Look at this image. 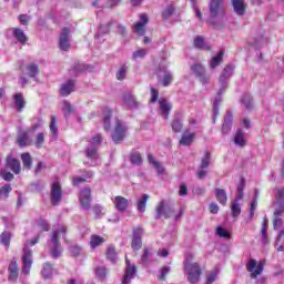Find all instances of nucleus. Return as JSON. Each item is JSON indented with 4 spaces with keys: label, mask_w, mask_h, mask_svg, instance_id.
Listing matches in <instances>:
<instances>
[{
    "label": "nucleus",
    "mask_w": 284,
    "mask_h": 284,
    "mask_svg": "<svg viewBox=\"0 0 284 284\" xmlns=\"http://www.w3.org/2000/svg\"><path fill=\"white\" fill-rule=\"evenodd\" d=\"M192 261H194V254L186 253L183 262L184 273L186 274L189 283L196 284L201 281V274H203V271L199 263Z\"/></svg>",
    "instance_id": "nucleus-1"
},
{
    "label": "nucleus",
    "mask_w": 284,
    "mask_h": 284,
    "mask_svg": "<svg viewBox=\"0 0 284 284\" xmlns=\"http://www.w3.org/2000/svg\"><path fill=\"white\" fill-rule=\"evenodd\" d=\"M183 209H180L178 213H174V207L170 205V202L162 200L155 209V219H172L173 216L174 221H179L183 216Z\"/></svg>",
    "instance_id": "nucleus-2"
},
{
    "label": "nucleus",
    "mask_w": 284,
    "mask_h": 284,
    "mask_svg": "<svg viewBox=\"0 0 284 284\" xmlns=\"http://www.w3.org/2000/svg\"><path fill=\"white\" fill-rule=\"evenodd\" d=\"M265 268V261L256 262V260L251 258L246 263V270L251 274V278H258L263 274V270Z\"/></svg>",
    "instance_id": "nucleus-3"
},
{
    "label": "nucleus",
    "mask_w": 284,
    "mask_h": 284,
    "mask_svg": "<svg viewBox=\"0 0 284 284\" xmlns=\"http://www.w3.org/2000/svg\"><path fill=\"white\" fill-rule=\"evenodd\" d=\"M62 196L61 182L59 181V176H55L53 183L51 184V204L59 205Z\"/></svg>",
    "instance_id": "nucleus-4"
},
{
    "label": "nucleus",
    "mask_w": 284,
    "mask_h": 284,
    "mask_svg": "<svg viewBox=\"0 0 284 284\" xmlns=\"http://www.w3.org/2000/svg\"><path fill=\"white\" fill-rule=\"evenodd\" d=\"M21 261V274H23V276H30V270H32V251H30V248H23Z\"/></svg>",
    "instance_id": "nucleus-5"
},
{
    "label": "nucleus",
    "mask_w": 284,
    "mask_h": 284,
    "mask_svg": "<svg viewBox=\"0 0 284 284\" xmlns=\"http://www.w3.org/2000/svg\"><path fill=\"white\" fill-rule=\"evenodd\" d=\"M125 132H128V126H125L121 120L116 119L115 128L112 133V140L114 141V143H121V141L125 139Z\"/></svg>",
    "instance_id": "nucleus-6"
},
{
    "label": "nucleus",
    "mask_w": 284,
    "mask_h": 284,
    "mask_svg": "<svg viewBox=\"0 0 284 284\" xmlns=\"http://www.w3.org/2000/svg\"><path fill=\"white\" fill-rule=\"evenodd\" d=\"M225 0H211L210 14L213 18L223 17L225 14Z\"/></svg>",
    "instance_id": "nucleus-7"
},
{
    "label": "nucleus",
    "mask_w": 284,
    "mask_h": 284,
    "mask_svg": "<svg viewBox=\"0 0 284 284\" xmlns=\"http://www.w3.org/2000/svg\"><path fill=\"white\" fill-rule=\"evenodd\" d=\"M79 202L83 210H90V203H92V189L84 187L79 192Z\"/></svg>",
    "instance_id": "nucleus-8"
},
{
    "label": "nucleus",
    "mask_w": 284,
    "mask_h": 284,
    "mask_svg": "<svg viewBox=\"0 0 284 284\" xmlns=\"http://www.w3.org/2000/svg\"><path fill=\"white\" fill-rule=\"evenodd\" d=\"M49 252L52 258H59L61 256V242L57 240V233L51 235L49 241Z\"/></svg>",
    "instance_id": "nucleus-9"
},
{
    "label": "nucleus",
    "mask_w": 284,
    "mask_h": 284,
    "mask_svg": "<svg viewBox=\"0 0 284 284\" xmlns=\"http://www.w3.org/2000/svg\"><path fill=\"white\" fill-rule=\"evenodd\" d=\"M192 72L200 79L201 83L203 85L210 83V75L205 73V67L201 63H196L191 67Z\"/></svg>",
    "instance_id": "nucleus-10"
},
{
    "label": "nucleus",
    "mask_w": 284,
    "mask_h": 284,
    "mask_svg": "<svg viewBox=\"0 0 284 284\" xmlns=\"http://www.w3.org/2000/svg\"><path fill=\"white\" fill-rule=\"evenodd\" d=\"M142 236H143V227L138 226L133 229L132 242H131L132 250L139 251L141 250V247H143V242L141 240Z\"/></svg>",
    "instance_id": "nucleus-11"
},
{
    "label": "nucleus",
    "mask_w": 284,
    "mask_h": 284,
    "mask_svg": "<svg viewBox=\"0 0 284 284\" xmlns=\"http://www.w3.org/2000/svg\"><path fill=\"white\" fill-rule=\"evenodd\" d=\"M149 21L148 14H140V21L132 27L133 32L140 37H143L145 34V26H148Z\"/></svg>",
    "instance_id": "nucleus-12"
},
{
    "label": "nucleus",
    "mask_w": 284,
    "mask_h": 284,
    "mask_svg": "<svg viewBox=\"0 0 284 284\" xmlns=\"http://www.w3.org/2000/svg\"><path fill=\"white\" fill-rule=\"evenodd\" d=\"M8 281L11 283H17V278H19V263L17 262V257H13L8 266Z\"/></svg>",
    "instance_id": "nucleus-13"
},
{
    "label": "nucleus",
    "mask_w": 284,
    "mask_h": 284,
    "mask_svg": "<svg viewBox=\"0 0 284 284\" xmlns=\"http://www.w3.org/2000/svg\"><path fill=\"white\" fill-rule=\"evenodd\" d=\"M59 47L64 52H67V50H70V28L64 27L62 29L60 33V39H59Z\"/></svg>",
    "instance_id": "nucleus-14"
},
{
    "label": "nucleus",
    "mask_w": 284,
    "mask_h": 284,
    "mask_svg": "<svg viewBox=\"0 0 284 284\" xmlns=\"http://www.w3.org/2000/svg\"><path fill=\"white\" fill-rule=\"evenodd\" d=\"M113 205L118 212H125L130 207V201L121 195L112 199Z\"/></svg>",
    "instance_id": "nucleus-15"
},
{
    "label": "nucleus",
    "mask_w": 284,
    "mask_h": 284,
    "mask_svg": "<svg viewBox=\"0 0 284 284\" xmlns=\"http://www.w3.org/2000/svg\"><path fill=\"white\" fill-rule=\"evenodd\" d=\"M6 166L13 172V174H21V162L11 155L7 156Z\"/></svg>",
    "instance_id": "nucleus-16"
},
{
    "label": "nucleus",
    "mask_w": 284,
    "mask_h": 284,
    "mask_svg": "<svg viewBox=\"0 0 284 284\" xmlns=\"http://www.w3.org/2000/svg\"><path fill=\"white\" fill-rule=\"evenodd\" d=\"M174 12H176V4H174V2L172 1H166L161 12L162 19L164 21H168V19H170V17L174 14Z\"/></svg>",
    "instance_id": "nucleus-17"
},
{
    "label": "nucleus",
    "mask_w": 284,
    "mask_h": 284,
    "mask_svg": "<svg viewBox=\"0 0 284 284\" xmlns=\"http://www.w3.org/2000/svg\"><path fill=\"white\" fill-rule=\"evenodd\" d=\"M125 263H126V270L122 278V284H130V281H132V278H134V274H136V266L130 264V260H126Z\"/></svg>",
    "instance_id": "nucleus-18"
},
{
    "label": "nucleus",
    "mask_w": 284,
    "mask_h": 284,
    "mask_svg": "<svg viewBox=\"0 0 284 284\" xmlns=\"http://www.w3.org/2000/svg\"><path fill=\"white\" fill-rule=\"evenodd\" d=\"M159 105L161 116H163V119H168V116H170V111L172 110V104L170 103V101H168V99L160 98Z\"/></svg>",
    "instance_id": "nucleus-19"
},
{
    "label": "nucleus",
    "mask_w": 284,
    "mask_h": 284,
    "mask_svg": "<svg viewBox=\"0 0 284 284\" xmlns=\"http://www.w3.org/2000/svg\"><path fill=\"white\" fill-rule=\"evenodd\" d=\"M17 143L19 148H28L29 145H32V138H30L28 132L21 131L18 133Z\"/></svg>",
    "instance_id": "nucleus-20"
},
{
    "label": "nucleus",
    "mask_w": 284,
    "mask_h": 284,
    "mask_svg": "<svg viewBox=\"0 0 284 284\" xmlns=\"http://www.w3.org/2000/svg\"><path fill=\"white\" fill-rule=\"evenodd\" d=\"M75 83L74 80H68L60 87V97H70L74 92Z\"/></svg>",
    "instance_id": "nucleus-21"
},
{
    "label": "nucleus",
    "mask_w": 284,
    "mask_h": 284,
    "mask_svg": "<svg viewBox=\"0 0 284 284\" xmlns=\"http://www.w3.org/2000/svg\"><path fill=\"white\" fill-rule=\"evenodd\" d=\"M110 119H112V111L110 108L104 106L102 108V123H103V129L105 132H109L111 128Z\"/></svg>",
    "instance_id": "nucleus-22"
},
{
    "label": "nucleus",
    "mask_w": 284,
    "mask_h": 284,
    "mask_svg": "<svg viewBox=\"0 0 284 284\" xmlns=\"http://www.w3.org/2000/svg\"><path fill=\"white\" fill-rule=\"evenodd\" d=\"M123 103L126 105V108H129V110H136V108H139L136 98H134V95H132L130 92L124 93Z\"/></svg>",
    "instance_id": "nucleus-23"
},
{
    "label": "nucleus",
    "mask_w": 284,
    "mask_h": 284,
    "mask_svg": "<svg viewBox=\"0 0 284 284\" xmlns=\"http://www.w3.org/2000/svg\"><path fill=\"white\" fill-rule=\"evenodd\" d=\"M234 74V65L229 64L224 68V70L222 71L221 75H220V83L222 85H226L227 80Z\"/></svg>",
    "instance_id": "nucleus-24"
},
{
    "label": "nucleus",
    "mask_w": 284,
    "mask_h": 284,
    "mask_svg": "<svg viewBox=\"0 0 284 284\" xmlns=\"http://www.w3.org/2000/svg\"><path fill=\"white\" fill-rule=\"evenodd\" d=\"M13 103L17 112H23V108H26V99L23 98V93H16L13 95Z\"/></svg>",
    "instance_id": "nucleus-25"
},
{
    "label": "nucleus",
    "mask_w": 284,
    "mask_h": 284,
    "mask_svg": "<svg viewBox=\"0 0 284 284\" xmlns=\"http://www.w3.org/2000/svg\"><path fill=\"white\" fill-rule=\"evenodd\" d=\"M232 4L236 14H239L240 17H243V14H245V9L247 8V6L245 4V0H232Z\"/></svg>",
    "instance_id": "nucleus-26"
},
{
    "label": "nucleus",
    "mask_w": 284,
    "mask_h": 284,
    "mask_svg": "<svg viewBox=\"0 0 284 284\" xmlns=\"http://www.w3.org/2000/svg\"><path fill=\"white\" fill-rule=\"evenodd\" d=\"M234 143L240 148H245V145H247V141L245 140V133H243V130L239 129L236 131L234 136Z\"/></svg>",
    "instance_id": "nucleus-27"
},
{
    "label": "nucleus",
    "mask_w": 284,
    "mask_h": 284,
    "mask_svg": "<svg viewBox=\"0 0 284 284\" xmlns=\"http://www.w3.org/2000/svg\"><path fill=\"white\" fill-rule=\"evenodd\" d=\"M103 243H105V240L103 237L97 234H92L90 237L89 245L91 250H97V247H100V245H103Z\"/></svg>",
    "instance_id": "nucleus-28"
},
{
    "label": "nucleus",
    "mask_w": 284,
    "mask_h": 284,
    "mask_svg": "<svg viewBox=\"0 0 284 284\" xmlns=\"http://www.w3.org/2000/svg\"><path fill=\"white\" fill-rule=\"evenodd\" d=\"M12 34L14 37V39H17V41H19V43H27L28 42V36H26V32H23V30L19 29V28H12Z\"/></svg>",
    "instance_id": "nucleus-29"
},
{
    "label": "nucleus",
    "mask_w": 284,
    "mask_h": 284,
    "mask_svg": "<svg viewBox=\"0 0 284 284\" xmlns=\"http://www.w3.org/2000/svg\"><path fill=\"white\" fill-rule=\"evenodd\" d=\"M215 197L220 205H227V193L223 189H215Z\"/></svg>",
    "instance_id": "nucleus-30"
},
{
    "label": "nucleus",
    "mask_w": 284,
    "mask_h": 284,
    "mask_svg": "<svg viewBox=\"0 0 284 284\" xmlns=\"http://www.w3.org/2000/svg\"><path fill=\"white\" fill-rule=\"evenodd\" d=\"M223 54H225V51L220 50L219 53L211 59L210 61L211 70H214V68H217V65H221V63L223 62Z\"/></svg>",
    "instance_id": "nucleus-31"
},
{
    "label": "nucleus",
    "mask_w": 284,
    "mask_h": 284,
    "mask_svg": "<svg viewBox=\"0 0 284 284\" xmlns=\"http://www.w3.org/2000/svg\"><path fill=\"white\" fill-rule=\"evenodd\" d=\"M196 136V133H187V131L182 135L180 140V145H192L194 143V139Z\"/></svg>",
    "instance_id": "nucleus-32"
},
{
    "label": "nucleus",
    "mask_w": 284,
    "mask_h": 284,
    "mask_svg": "<svg viewBox=\"0 0 284 284\" xmlns=\"http://www.w3.org/2000/svg\"><path fill=\"white\" fill-rule=\"evenodd\" d=\"M12 240V232L4 231L0 235V243L1 245H4L6 250H10V241Z\"/></svg>",
    "instance_id": "nucleus-33"
},
{
    "label": "nucleus",
    "mask_w": 284,
    "mask_h": 284,
    "mask_svg": "<svg viewBox=\"0 0 284 284\" xmlns=\"http://www.w3.org/2000/svg\"><path fill=\"white\" fill-rule=\"evenodd\" d=\"M105 256L108 261H111V263H116V258H118L116 248L113 245L108 246Z\"/></svg>",
    "instance_id": "nucleus-34"
},
{
    "label": "nucleus",
    "mask_w": 284,
    "mask_h": 284,
    "mask_svg": "<svg viewBox=\"0 0 284 284\" xmlns=\"http://www.w3.org/2000/svg\"><path fill=\"white\" fill-rule=\"evenodd\" d=\"M130 161L132 165H143V158L139 151H133L130 154Z\"/></svg>",
    "instance_id": "nucleus-35"
},
{
    "label": "nucleus",
    "mask_w": 284,
    "mask_h": 284,
    "mask_svg": "<svg viewBox=\"0 0 284 284\" xmlns=\"http://www.w3.org/2000/svg\"><path fill=\"white\" fill-rule=\"evenodd\" d=\"M21 161H22L23 168H26V170L32 169V155H30L29 152L21 154Z\"/></svg>",
    "instance_id": "nucleus-36"
},
{
    "label": "nucleus",
    "mask_w": 284,
    "mask_h": 284,
    "mask_svg": "<svg viewBox=\"0 0 284 284\" xmlns=\"http://www.w3.org/2000/svg\"><path fill=\"white\" fill-rule=\"evenodd\" d=\"M26 74L30 77L31 79H34L37 74H39V67L34 63H30L26 68Z\"/></svg>",
    "instance_id": "nucleus-37"
},
{
    "label": "nucleus",
    "mask_w": 284,
    "mask_h": 284,
    "mask_svg": "<svg viewBox=\"0 0 284 284\" xmlns=\"http://www.w3.org/2000/svg\"><path fill=\"white\" fill-rule=\"evenodd\" d=\"M195 48H199L200 50H212L210 45L205 43V40H203V37L197 36L194 40Z\"/></svg>",
    "instance_id": "nucleus-38"
},
{
    "label": "nucleus",
    "mask_w": 284,
    "mask_h": 284,
    "mask_svg": "<svg viewBox=\"0 0 284 284\" xmlns=\"http://www.w3.org/2000/svg\"><path fill=\"white\" fill-rule=\"evenodd\" d=\"M52 234H57V241H59V237L64 239L65 234H68V226L60 224L58 227L52 232Z\"/></svg>",
    "instance_id": "nucleus-39"
},
{
    "label": "nucleus",
    "mask_w": 284,
    "mask_h": 284,
    "mask_svg": "<svg viewBox=\"0 0 284 284\" xmlns=\"http://www.w3.org/2000/svg\"><path fill=\"white\" fill-rule=\"evenodd\" d=\"M11 192H12V186L10 184H4L0 189V200L6 201V199H8V196H10Z\"/></svg>",
    "instance_id": "nucleus-40"
},
{
    "label": "nucleus",
    "mask_w": 284,
    "mask_h": 284,
    "mask_svg": "<svg viewBox=\"0 0 284 284\" xmlns=\"http://www.w3.org/2000/svg\"><path fill=\"white\" fill-rule=\"evenodd\" d=\"M231 212L233 219L241 216V205L239 204V200H235L231 203Z\"/></svg>",
    "instance_id": "nucleus-41"
},
{
    "label": "nucleus",
    "mask_w": 284,
    "mask_h": 284,
    "mask_svg": "<svg viewBox=\"0 0 284 284\" xmlns=\"http://www.w3.org/2000/svg\"><path fill=\"white\" fill-rule=\"evenodd\" d=\"M62 112L64 113V116H70V114L74 112V108L68 100L62 102Z\"/></svg>",
    "instance_id": "nucleus-42"
},
{
    "label": "nucleus",
    "mask_w": 284,
    "mask_h": 284,
    "mask_svg": "<svg viewBox=\"0 0 284 284\" xmlns=\"http://www.w3.org/2000/svg\"><path fill=\"white\" fill-rule=\"evenodd\" d=\"M95 276L100 281H105V277L108 276V268H105V266H98L95 268Z\"/></svg>",
    "instance_id": "nucleus-43"
},
{
    "label": "nucleus",
    "mask_w": 284,
    "mask_h": 284,
    "mask_svg": "<svg viewBox=\"0 0 284 284\" xmlns=\"http://www.w3.org/2000/svg\"><path fill=\"white\" fill-rule=\"evenodd\" d=\"M150 256H152V252L150 251V248L144 247L140 260L141 265H148Z\"/></svg>",
    "instance_id": "nucleus-44"
},
{
    "label": "nucleus",
    "mask_w": 284,
    "mask_h": 284,
    "mask_svg": "<svg viewBox=\"0 0 284 284\" xmlns=\"http://www.w3.org/2000/svg\"><path fill=\"white\" fill-rule=\"evenodd\" d=\"M210 159H212V154H210V151H206L204 156L202 158L201 165H200L202 170L210 168Z\"/></svg>",
    "instance_id": "nucleus-45"
},
{
    "label": "nucleus",
    "mask_w": 284,
    "mask_h": 284,
    "mask_svg": "<svg viewBox=\"0 0 284 284\" xmlns=\"http://www.w3.org/2000/svg\"><path fill=\"white\" fill-rule=\"evenodd\" d=\"M216 234L221 239H232V234H230V231H227L226 229H224L222 226H217Z\"/></svg>",
    "instance_id": "nucleus-46"
},
{
    "label": "nucleus",
    "mask_w": 284,
    "mask_h": 284,
    "mask_svg": "<svg viewBox=\"0 0 284 284\" xmlns=\"http://www.w3.org/2000/svg\"><path fill=\"white\" fill-rule=\"evenodd\" d=\"M148 194H143L142 197L138 201V211L145 212V204L148 203Z\"/></svg>",
    "instance_id": "nucleus-47"
},
{
    "label": "nucleus",
    "mask_w": 284,
    "mask_h": 284,
    "mask_svg": "<svg viewBox=\"0 0 284 284\" xmlns=\"http://www.w3.org/2000/svg\"><path fill=\"white\" fill-rule=\"evenodd\" d=\"M242 105L246 108V110H252V95L251 94H244L242 97Z\"/></svg>",
    "instance_id": "nucleus-48"
},
{
    "label": "nucleus",
    "mask_w": 284,
    "mask_h": 284,
    "mask_svg": "<svg viewBox=\"0 0 284 284\" xmlns=\"http://www.w3.org/2000/svg\"><path fill=\"white\" fill-rule=\"evenodd\" d=\"M44 142H45V134L43 132L38 133L36 135V141H34L36 148L38 149L42 148Z\"/></svg>",
    "instance_id": "nucleus-49"
},
{
    "label": "nucleus",
    "mask_w": 284,
    "mask_h": 284,
    "mask_svg": "<svg viewBox=\"0 0 284 284\" xmlns=\"http://www.w3.org/2000/svg\"><path fill=\"white\" fill-rule=\"evenodd\" d=\"M88 159H91L92 161H97V159H99V153L97 152V148L92 146L91 149H87L85 152Z\"/></svg>",
    "instance_id": "nucleus-50"
},
{
    "label": "nucleus",
    "mask_w": 284,
    "mask_h": 284,
    "mask_svg": "<svg viewBox=\"0 0 284 284\" xmlns=\"http://www.w3.org/2000/svg\"><path fill=\"white\" fill-rule=\"evenodd\" d=\"M216 276H219V271H210L206 272V284H212L214 281H216Z\"/></svg>",
    "instance_id": "nucleus-51"
},
{
    "label": "nucleus",
    "mask_w": 284,
    "mask_h": 284,
    "mask_svg": "<svg viewBox=\"0 0 284 284\" xmlns=\"http://www.w3.org/2000/svg\"><path fill=\"white\" fill-rule=\"evenodd\" d=\"M70 254L71 256H81L83 254V248L80 245H72L70 246Z\"/></svg>",
    "instance_id": "nucleus-52"
},
{
    "label": "nucleus",
    "mask_w": 284,
    "mask_h": 284,
    "mask_svg": "<svg viewBox=\"0 0 284 284\" xmlns=\"http://www.w3.org/2000/svg\"><path fill=\"white\" fill-rule=\"evenodd\" d=\"M42 276L44 278H50V276H52V264L50 263L44 264L42 268Z\"/></svg>",
    "instance_id": "nucleus-53"
},
{
    "label": "nucleus",
    "mask_w": 284,
    "mask_h": 284,
    "mask_svg": "<svg viewBox=\"0 0 284 284\" xmlns=\"http://www.w3.org/2000/svg\"><path fill=\"white\" fill-rule=\"evenodd\" d=\"M125 74H128V67L123 64L116 73L118 81H123V79H125Z\"/></svg>",
    "instance_id": "nucleus-54"
},
{
    "label": "nucleus",
    "mask_w": 284,
    "mask_h": 284,
    "mask_svg": "<svg viewBox=\"0 0 284 284\" xmlns=\"http://www.w3.org/2000/svg\"><path fill=\"white\" fill-rule=\"evenodd\" d=\"M173 132H181L183 130V123H181V119H175L172 122Z\"/></svg>",
    "instance_id": "nucleus-55"
},
{
    "label": "nucleus",
    "mask_w": 284,
    "mask_h": 284,
    "mask_svg": "<svg viewBox=\"0 0 284 284\" xmlns=\"http://www.w3.org/2000/svg\"><path fill=\"white\" fill-rule=\"evenodd\" d=\"M148 54V49H139L138 51L133 52L132 59L136 61V59H143Z\"/></svg>",
    "instance_id": "nucleus-56"
},
{
    "label": "nucleus",
    "mask_w": 284,
    "mask_h": 284,
    "mask_svg": "<svg viewBox=\"0 0 284 284\" xmlns=\"http://www.w3.org/2000/svg\"><path fill=\"white\" fill-rule=\"evenodd\" d=\"M243 190H245V179H241V183L237 186V201H241L243 199Z\"/></svg>",
    "instance_id": "nucleus-57"
},
{
    "label": "nucleus",
    "mask_w": 284,
    "mask_h": 284,
    "mask_svg": "<svg viewBox=\"0 0 284 284\" xmlns=\"http://www.w3.org/2000/svg\"><path fill=\"white\" fill-rule=\"evenodd\" d=\"M38 225L43 232H50V223H48L47 220H38Z\"/></svg>",
    "instance_id": "nucleus-58"
},
{
    "label": "nucleus",
    "mask_w": 284,
    "mask_h": 284,
    "mask_svg": "<svg viewBox=\"0 0 284 284\" xmlns=\"http://www.w3.org/2000/svg\"><path fill=\"white\" fill-rule=\"evenodd\" d=\"M170 266H163L161 270H160V275H159V280L160 281H165V276H168V274H170Z\"/></svg>",
    "instance_id": "nucleus-59"
},
{
    "label": "nucleus",
    "mask_w": 284,
    "mask_h": 284,
    "mask_svg": "<svg viewBox=\"0 0 284 284\" xmlns=\"http://www.w3.org/2000/svg\"><path fill=\"white\" fill-rule=\"evenodd\" d=\"M156 101H159V90H156L154 87H151L150 103H156Z\"/></svg>",
    "instance_id": "nucleus-60"
},
{
    "label": "nucleus",
    "mask_w": 284,
    "mask_h": 284,
    "mask_svg": "<svg viewBox=\"0 0 284 284\" xmlns=\"http://www.w3.org/2000/svg\"><path fill=\"white\" fill-rule=\"evenodd\" d=\"M50 131L52 132V134H57L58 132V126H57V118L54 115H51V122H50Z\"/></svg>",
    "instance_id": "nucleus-61"
},
{
    "label": "nucleus",
    "mask_w": 284,
    "mask_h": 284,
    "mask_svg": "<svg viewBox=\"0 0 284 284\" xmlns=\"http://www.w3.org/2000/svg\"><path fill=\"white\" fill-rule=\"evenodd\" d=\"M173 77L171 73H165L164 77H163V80H162V84L164 88H168V85H170V83H172L173 81Z\"/></svg>",
    "instance_id": "nucleus-62"
},
{
    "label": "nucleus",
    "mask_w": 284,
    "mask_h": 284,
    "mask_svg": "<svg viewBox=\"0 0 284 284\" xmlns=\"http://www.w3.org/2000/svg\"><path fill=\"white\" fill-rule=\"evenodd\" d=\"M85 178H81V176H73L72 178V184L73 185H81V183H85Z\"/></svg>",
    "instance_id": "nucleus-63"
},
{
    "label": "nucleus",
    "mask_w": 284,
    "mask_h": 284,
    "mask_svg": "<svg viewBox=\"0 0 284 284\" xmlns=\"http://www.w3.org/2000/svg\"><path fill=\"white\" fill-rule=\"evenodd\" d=\"M275 200L284 201V187L277 190V192L275 193Z\"/></svg>",
    "instance_id": "nucleus-64"
}]
</instances>
